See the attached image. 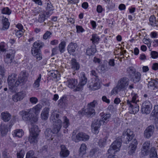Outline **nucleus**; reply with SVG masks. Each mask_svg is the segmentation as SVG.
<instances>
[{"label": "nucleus", "instance_id": "obj_1", "mask_svg": "<svg viewBox=\"0 0 158 158\" xmlns=\"http://www.w3.org/2000/svg\"><path fill=\"white\" fill-rule=\"evenodd\" d=\"M135 134L130 129L125 130L121 136H119L111 144L108 152L109 154H114L116 152L119 151L122 142L127 144L134 137Z\"/></svg>", "mask_w": 158, "mask_h": 158}, {"label": "nucleus", "instance_id": "obj_2", "mask_svg": "<svg viewBox=\"0 0 158 158\" xmlns=\"http://www.w3.org/2000/svg\"><path fill=\"white\" fill-rule=\"evenodd\" d=\"M87 81V79L83 73L82 74V76L81 77L80 81L77 85L78 83L77 80L75 79H68L67 82L69 87L72 89L75 88L76 86L75 91H80L82 89L83 86L86 84Z\"/></svg>", "mask_w": 158, "mask_h": 158}, {"label": "nucleus", "instance_id": "obj_3", "mask_svg": "<svg viewBox=\"0 0 158 158\" xmlns=\"http://www.w3.org/2000/svg\"><path fill=\"white\" fill-rule=\"evenodd\" d=\"M60 117L59 114H56L53 111L50 117V121L53 123L52 132L53 134H57L60 130L62 127V122L60 119Z\"/></svg>", "mask_w": 158, "mask_h": 158}, {"label": "nucleus", "instance_id": "obj_4", "mask_svg": "<svg viewBox=\"0 0 158 158\" xmlns=\"http://www.w3.org/2000/svg\"><path fill=\"white\" fill-rule=\"evenodd\" d=\"M31 127L29 126L30 136H29L28 140L30 143L32 144L37 143V137L39 135L40 130L37 125H31Z\"/></svg>", "mask_w": 158, "mask_h": 158}, {"label": "nucleus", "instance_id": "obj_5", "mask_svg": "<svg viewBox=\"0 0 158 158\" xmlns=\"http://www.w3.org/2000/svg\"><path fill=\"white\" fill-rule=\"evenodd\" d=\"M97 104V101L94 100L87 105V108L81 112L80 111L78 113L79 114H84L87 117H91L95 114V110L94 108L95 106Z\"/></svg>", "mask_w": 158, "mask_h": 158}, {"label": "nucleus", "instance_id": "obj_6", "mask_svg": "<svg viewBox=\"0 0 158 158\" xmlns=\"http://www.w3.org/2000/svg\"><path fill=\"white\" fill-rule=\"evenodd\" d=\"M127 71L129 73V77L134 83H136L140 81L141 74L138 72H136L133 67H130L128 68Z\"/></svg>", "mask_w": 158, "mask_h": 158}, {"label": "nucleus", "instance_id": "obj_7", "mask_svg": "<svg viewBox=\"0 0 158 158\" xmlns=\"http://www.w3.org/2000/svg\"><path fill=\"white\" fill-rule=\"evenodd\" d=\"M32 110L31 109L26 110H22L19 112V114L22 117L24 120L29 121L31 123H32L33 122H36L37 119L35 117H32Z\"/></svg>", "mask_w": 158, "mask_h": 158}, {"label": "nucleus", "instance_id": "obj_8", "mask_svg": "<svg viewBox=\"0 0 158 158\" xmlns=\"http://www.w3.org/2000/svg\"><path fill=\"white\" fill-rule=\"evenodd\" d=\"M129 83V79L127 77H123L118 80L116 87L119 90L123 91L126 89Z\"/></svg>", "mask_w": 158, "mask_h": 158}, {"label": "nucleus", "instance_id": "obj_9", "mask_svg": "<svg viewBox=\"0 0 158 158\" xmlns=\"http://www.w3.org/2000/svg\"><path fill=\"white\" fill-rule=\"evenodd\" d=\"M28 74L25 71H21L19 74L18 79L15 82V85L18 86L21 84H23L27 80Z\"/></svg>", "mask_w": 158, "mask_h": 158}, {"label": "nucleus", "instance_id": "obj_10", "mask_svg": "<svg viewBox=\"0 0 158 158\" xmlns=\"http://www.w3.org/2000/svg\"><path fill=\"white\" fill-rule=\"evenodd\" d=\"M152 107L151 103L148 101H146L142 105L141 112L143 114H149Z\"/></svg>", "mask_w": 158, "mask_h": 158}, {"label": "nucleus", "instance_id": "obj_11", "mask_svg": "<svg viewBox=\"0 0 158 158\" xmlns=\"http://www.w3.org/2000/svg\"><path fill=\"white\" fill-rule=\"evenodd\" d=\"M102 121L100 119H94L92 122L91 128L92 131L95 134H98L99 132V128L102 124Z\"/></svg>", "mask_w": 158, "mask_h": 158}, {"label": "nucleus", "instance_id": "obj_12", "mask_svg": "<svg viewBox=\"0 0 158 158\" xmlns=\"http://www.w3.org/2000/svg\"><path fill=\"white\" fill-rule=\"evenodd\" d=\"M148 87L151 89L156 92L158 90V79H151V81L148 82Z\"/></svg>", "mask_w": 158, "mask_h": 158}, {"label": "nucleus", "instance_id": "obj_13", "mask_svg": "<svg viewBox=\"0 0 158 158\" xmlns=\"http://www.w3.org/2000/svg\"><path fill=\"white\" fill-rule=\"evenodd\" d=\"M127 104L129 107V109L131 110L133 113L135 114L137 113L139 110V106L136 103H131L129 102V100H127Z\"/></svg>", "mask_w": 158, "mask_h": 158}, {"label": "nucleus", "instance_id": "obj_14", "mask_svg": "<svg viewBox=\"0 0 158 158\" xmlns=\"http://www.w3.org/2000/svg\"><path fill=\"white\" fill-rule=\"evenodd\" d=\"M154 130V127L153 125H151L148 127L144 132L145 137L148 139L150 138L153 135Z\"/></svg>", "mask_w": 158, "mask_h": 158}, {"label": "nucleus", "instance_id": "obj_15", "mask_svg": "<svg viewBox=\"0 0 158 158\" xmlns=\"http://www.w3.org/2000/svg\"><path fill=\"white\" fill-rule=\"evenodd\" d=\"M60 148V157L64 158L67 157L69 154V151L64 145H61Z\"/></svg>", "mask_w": 158, "mask_h": 158}, {"label": "nucleus", "instance_id": "obj_16", "mask_svg": "<svg viewBox=\"0 0 158 158\" xmlns=\"http://www.w3.org/2000/svg\"><path fill=\"white\" fill-rule=\"evenodd\" d=\"M25 93L24 91H21L17 93L13 96L12 99L15 102H17L22 100L25 95Z\"/></svg>", "mask_w": 158, "mask_h": 158}, {"label": "nucleus", "instance_id": "obj_17", "mask_svg": "<svg viewBox=\"0 0 158 158\" xmlns=\"http://www.w3.org/2000/svg\"><path fill=\"white\" fill-rule=\"evenodd\" d=\"M100 81L99 78L95 79L94 82H92L89 83V87L92 90L98 89L100 88Z\"/></svg>", "mask_w": 158, "mask_h": 158}, {"label": "nucleus", "instance_id": "obj_18", "mask_svg": "<svg viewBox=\"0 0 158 158\" xmlns=\"http://www.w3.org/2000/svg\"><path fill=\"white\" fill-rule=\"evenodd\" d=\"M78 48V46L76 43L71 42L68 45L67 48V50L69 53L71 54L76 51Z\"/></svg>", "mask_w": 158, "mask_h": 158}, {"label": "nucleus", "instance_id": "obj_19", "mask_svg": "<svg viewBox=\"0 0 158 158\" xmlns=\"http://www.w3.org/2000/svg\"><path fill=\"white\" fill-rule=\"evenodd\" d=\"M150 143L148 142H145L143 145V148L142 149V153L144 156L148 154L150 148Z\"/></svg>", "mask_w": 158, "mask_h": 158}, {"label": "nucleus", "instance_id": "obj_20", "mask_svg": "<svg viewBox=\"0 0 158 158\" xmlns=\"http://www.w3.org/2000/svg\"><path fill=\"white\" fill-rule=\"evenodd\" d=\"M14 55L12 53H7L4 56V59L5 63L9 64L13 62V60L14 59Z\"/></svg>", "mask_w": 158, "mask_h": 158}, {"label": "nucleus", "instance_id": "obj_21", "mask_svg": "<svg viewBox=\"0 0 158 158\" xmlns=\"http://www.w3.org/2000/svg\"><path fill=\"white\" fill-rule=\"evenodd\" d=\"M49 108L45 107L42 110L41 114V118L42 119L46 120L47 119L49 116Z\"/></svg>", "mask_w": 158, "mask_h": 158}, {"label": "nucleus", "instance_id": "obj_22", "mask_svg": "<svg viewBox=\"0 0 158 158\" xmlns=\"http://www.w3.org/2000/svg\"><path fill=\"white\" fill-rule=\"evenodd\" d=\"M2 23L3 26L1 28V30H5L7 29L10 25L8 19L6 17L4 18L3 17V19L2 20Z\"/></svg>", "mask_w": 158, "mask_h": 158}, {"label": "nucleus", "instance_id": "obj_23", "mask_svg": "<svg viewBox=\"0 0 158 158\" xmlns=\"http://www.w3.org/2000/svg\"><path fill=\"white\" fill-rule=\"evenodd\" d=\"M71 68L74 70H78L80 68V65L79 63L77 61V60L74 58L72 59L71 61Z\"/></svg>", "mask_w": 158, "mask_h": 158}, {"label": "nucleus", "instance_id": "obj_24", "mask_svg": "<svg viewBox=\"0 0 158 158\" xmlns=\"http://www.w3.org/2000/svg\"><path fill=\"white\" fill-rule=\"evenodd\" d=\"M1 116L2 118L5 122H7L9 121L11 116V114L7 112H2Z\"/></svg>", "mask_w": 158, "mask_h": 158}, {"label": "nucleus", "instance_id": "obj_25", "mask_svg": "<svg viewBox=\"0 0 158 158\" xmlns=\"http://www.w3.org/2000/svg\"><path fill=\"white\" fill-rule=\"evenodd\" d=\"M99 115L101 117L100 120L102 123H104L105 121L107 120L111 117V114L109 113L105 114L103 112L100 113Z\"/></svg>", "mask_w": 158, "mask_h": 158}, {"label": "nucleus", "instance_id": "obj_26", "mask_svg": "<svg viewBox=\"0 0 158 158\" xmlns=\"http://www.w3.org/2000/svg\"><path fill=\"white\" fill-rule=\"evenodd\" d=\"M67 101L66 96L65 95H64L58 100V105L63 107L65 106Z\"/></svg>", "mask_w": 158, "mask_h": 158}, {"label": "nucleus", "instance_id": "obj_27", "mask_svg": "<svg viewBox=\"0 0 158 158\" xmlns=\"http://www.w3.org/2000/svg\"><path fill=\"white\" fill-rule=\"evenodd\" d=\"M96 49L95 45L90 46V48H88L86 50V53L89 56L93 55L96 52Z\"/></svg>", "mask_w": 158, "mask_h": 158}, {"label": "nucleus", "instance_id": "obj_28", "mask_svg": "<svg viewBox=\"0 0 158 158\" xmlns=\"http://www.w3.org/2000/svg\"><path fill=\"white\" fill-rule=\"evenodd\" d=\"M17 74L15 73H12L9 75L7 79L8 84L14 83L15 80L16 79Z\"/></svg>", "mask_w": 158, "mask_h": 158}, {"label": "nucleus", "instance_id": "obj_29", "mask_svg": "<svg viewBox=\"0 0 158 158\" xmlns=\"http://www.w3.org/2000/svg\"><path fill=\"white\" fill-rule=\"evenodd\" d=\"M42 47L40 43L37 42H35L34 43L33 47L31 49V53L33 54V52H34V50H35L39 51H40V48Z\"/></svg>", "mask_w": 158, "mask_h": 158}, {"label": "nucleus", "instance_id": "obj_30", "mask_svg": "<svg viewBox=\"0 0 158 158\" xmlns=\"http://www.w3.org/2000/svg\"><path fill=\"white\" fill-rule=\"evenodd\" d=\"M0 131L2 136H4L6 135L8 131L7 126L2 124H1L0 126Z\"/></svg>", "mask_w": 158, "mask_h": 158}, {"label": "nucleus", "instance_id": "obj_31", "mask_svg": "<svg viewBox=\"0 0 158 158\" xmlns=\"http://www.w3.org/2000/svg\"><path fill=\"white\" fill-rule=\"evenodd\" d=\"M23 134V132L22 129H16L13 132L12 135L14 136L21 137Z\"/></svg>", "mask_w": 158, "mask_h": 158}, {"label": "nucleus", "instance_id": "obj_32", "mask_svg": "<svg viewBox=\"0 0 158 158\" xmlns=\"http://www.w3.org/2000/svg\"><path fill=\"white\" fill-rule=\"evenodd\" d=\"M42 107V106L40 104H38L31 109L32 110V112L34 111L36 115H37L39 113Z\"/></svg>", "mask_w": 158, "mask_h": 158}, {"label": "nucleus", "instance_id": "obj_33", "mask_svg": "<svg viewBox=\"0 0 158 158\" xmlns=\"http://www.w3.org/2000/svg\"><path fill=\"white\" fill-rule=\"evenodd\" d=\"M150 158H158L157 151L154 147H152L150 150Z\"/></svg>", "mask_w": 158, "mask_h": 158}, {"label": "nucleus", "instance_id": "obj_34", "mask_svg": "<svg viewBox=\"0 0 158 158\" xmlns=\"http://www.w3.org/2000/svg\"><path fill=\"white\" fill-rule=\"evenodd\" d=\"M86 146L85 144L83 143L81 144L80 148V156H82L84 155L86 153Z\"/></svg>", "mask_w": 158, "mask_h": 158}, {"label": "nucleus", "instance_id": "obj_35", "mask_svg": "<svg viewBox=\"0 0 158 158\" xmlns=\"http://www.w3.org/2000/svg\"><path fill=\"white\" fill-rule=\"evenodd\" d=\"M40 51H39L35 50H34V52H33V54H31L38 60H40L42 59V54L40 53Z\"/></svg>", "mask_w": 158, "mask_h": 158}, {"label": "nucleus", "instance_id": "obj_36", "mask_svg": "<svg viewBox=\"0 0 158 158\" xmlns=\"http://www.w3.org/2000/svg\"><path fill=\"white\" fill-rule=\"evenodd\" d=\"M100 38L96 34H93L92 35V38L90 40L92 41V43L93 44H98L99 40Z\"/></svg>", "mask_w": 158, "mask_h": 158}, {"label": "nucleus", "instance_id": "obj_37", "mask_svg": "<svg viewBox=\"0 0 158 158\" xmlns=\"http://www.w3.org/2000/svg\"><path fill=\"white\" fill-rule=\"evenodd\" d=\"M41 78V74L39 75L38 78L35 80L33 85V86L34 88H38L40 85V81Z\"/></svg>", "mask_w": 158, "mask_h": 158}, {"label": "nucleus", "instance_id": "obj_38", "mask_svg": "<svg viewBox=\"0 0 158 158\" xmlns=\"http://www.w3.org/2000/svg\"><path fill=\"white\" fill-rule=\"evenodd\" d=\"M66 45V42L64 41H62L59 44L58 47L59 51L61 53H62L64 51V48Z\"/></svg>", "mask_w": 158, "mask_h": 158}, {"label": "nucleus", "instance_id": "obj_39", "mask_svg": "<svg viewBox=\"0 0 158 158\" xmlns=\"http://www.w3.org/2000/svg\"><path fill=\"white\" fill-rule=\"evenodd\" d=\"M63 118V127L65 128H67L70 124L69 120L66 116H64Z\"/></svg>", "mask_w": 158, "mask_h": 158}, {"label": "nucleus", "instance_id": "obj_40", "mask_svg": "<svg viewBox=\"0 0 158 158\" xmlns=\"http://www.w3.org/2000/svg\"><path fill=\"white\" fill-rule=\"evenodd\" d=\"M107 138V137H105L104 138L101 139L99 140L98 144L100 147L102 148L106 145Z\"/></svg>", "mask_w": 158, "mask_h": 158}, {"label": "nucleus", "instance_id": "obj_41", "mask_svg": "<svg viewBox=\"0 0 158 158\" xmlns=\"http://www.w3.org/2000/svg\"><path fill=\"white\" fill-rule=\"evenodd\" d=\"M45 15L44 14H40L39 15L38 21L40 23L44 22L46 19Z\"/></svg>", "mask_w": 158, "mask_h": 158}, {"label": "nucleus", "instance_id": "obj_42", "mask_svg": "<svg viewBox=\"0 0 158 158\" xmlns=\"http://www.w3.org/2000/svg\"><path fill=\"white\" fill-rule=\"evenodd\" d=\"M136 148V147H135L133 146L130 145L128 148V153L130 155H131L133 154L135 152Z\"/></svg>", "mask_w": 158, "mask_h": 158}, {"label": "nucleus", "instance_id": "obj_43", "mask_svg": "<svg viewBox=\"0 0 158 158\" xmlns=\"http://www.w3.org/2000/svg\"><path fill=\"white\" fill-rule=\"evenodd\" d=\"M52 133V131L49 128H47L44 132L45 136L47 138L51 137Z\"/></svg>", "mask_w": 158, "mask_h": 158}, {"label": "nucleus", "instance_id": "obj_44", "mask_svg": "<svg viewBox=\"0 0 158 158\" xmlns=\"http://www.w3.org/2000/svg\"><path fill=\"white\" fill-rule=\"evenodd\" d=\"M11 10L8 7L4 8L2 10V13L3 14L10 15L11 13Z\"/></svg>", "mask_w": 158, "mask_h": 158}, {"label": "nucleus", "instance_id": "obj_45", "mask_svg": "<svg viewBox=\"0 0 158 158\" xmlns=\"http://www.w3.org/2000/svg\"><path fill=\"white\" fill-rule=\"evenodd\" d=\"M98 68L101 70V72H102L103 73L105 72L107 70V68L106 64H103L99 65L98 67Z\"/></svg>", "mask_w": 158, "mask_h": 158}, {"label": "nucleus", "instance_id": "obj_46", "mask_svg": "<svg viewBox=\"0 0 158 158\" xmlns=\"http://www.w3.org/2000/svg\"><path fill=\"white\" fill-rule=\"evenodd\" d=\"M150 24L152 26L156 24V18L154 16H151L149 18Z\"/></svg>", "mask_w": 158, "mask_h": 158}, {"label": "nucleus", "instance_id": "obj_47", "mask_svg": "<svg viewBox=\"0 0 158 158\" xmlns=\"http://www.w3.org/2000/svg\"><path fill=\"white\" fill-rule=\"evenodd\" d=\"M25 155V152L24 150H21L17 153V158H23Z\"/></svg>", "mask_w": 158, "mask_h": 158}, {"label": "nucleus", "instance_id": "obj_48", "mask_svg": "<svg viewBox=\"0 0 158 158\" xmlns=\"http://www.w3.org/2000/svg\"><path fill=\"white\" fill-rule=\"evenodd\" d=\"M47 6L46 7L47 11H52L53 10V6L50 2L48 1L47 2Z\"/></svg>", "mask_w": 158, "mask_h": 158}, {"label": "nucleus", "instance_id": "obj_49", "mask_svg": "<svg viewBox=\"0 0 158 158\" xmlns=\"http://www.w3.org/2000/svg\"><path fill=\"white\" fill-rule=\"evenodd\" d=\"M8 85L9 87V89L10 90V91L12 92H14L15 91L16 87H17V86H16L15 85V83H12L11 84H8Z\"/></svg>", "mask_w": 158, "mask_h": 158}, {"label": "nucleus", "instance_id": "obj_50", "mask_svg": "<svg viewBox=\"0 0 158 158\" xmlns=\"http://www.w3.org/2000/svg\"><path fill=\"white\" fill-rule=\"evenodd\" d=\"M35 153L33 150H30L28 151L26 154V158H32L33 157Z\"/></svg>", "mask_w": 158, "mask_h": 158}, {"label": "nucleus", "instance_id": "obj_51", "mask_svg": "<svg viewBox=\"0 0 158 158\" xmlns=\"http://www.w3.org/2000/svg\"><path fill=\"white\" fill-rule=\"evenodd\" d=\"M15 35L16 36L19 38L23 34V33L24 31L22 30H15Z\"/></svg>", "mask_w": 158, "mask_h": 158}, {"label": "nucleus", "instance_id": "obj_52", "mask_svg": "<svg viewBox=\"0 0 158 158\" xmlns=\"http://www.w3.org/2000/svg\"><path fill=\"white\" fill-rule=\"evenodd\" d=\"M151 57L153 59H156L158 57V52L156 51H152L151 52Z\"/></svg>", "mask_w": 158, "mask_h": 158}, {"label": "nucleus", "instance_id": "obj_53", "mask_svg": "<svg viewBox=\"0 0 158 158\" xmlns=\"http://www.w3.org/2000/svg\"><path fill=\"white\" fill-rule=\"evenodd\" d=\"M29 101L31 104H35L38 102V100L36 97H32L30 98Z\"/></svg>", "mask_w": 158, "mask_h": 158}, {"label": "nucleus", "instance_id": "obj_54", "mask_svg": "<svg viewBox=\"0 0 158 158\" xmlns=\"http://www.w3.org/2000/svg\"><path fill=\"white\" fill-rule=\"evenodd\" d=\"M83 133L79 132L76 136V139L79 141L82 140Z\"/></svg>", "mask_w": 158, "mask_h": 158}, {"label": "nucleus", "instance_id": "obj_55", "mask_svg": "<svg viewBox=\"0 0 158 158\" xmlns=\"http://www.w3.org/2000/svg\"><path fill=\"white\" fill-rule=\"evenodd\" d=\"M76 28L77 33L82 32L85 31L84 29L80 26L77 25Z\"/></svg>", "mask_w": 158, "mask_h": 158}, {"label": "nucleus", "instance_id": "obj_56", "mask_svg": "<svg viewBox=\"0 0 158 158\" xmlns=\"http://www.w3.org/2000/svg\"><path fill=\"white\" fill-rule=\"evenodd\" d=\"M151 116H152L156 118H158V112L156 111V110L154 109L151 114Z\"/></svg>", "mask_w": 158, "mask_h": 158}, {"label": "nucleus", "instance_id": "obj_57", "mask_svg": "<svg viewBox=\"0 0 158 158\" xmlns=\"http://www.w3.org/2000/svg\"><path fill=\"white\" fill-rule=\"evenodd\" d=\"M59 50L58 47H56L55 48H53L52 49V55H54L57 54L59 52Z\"/></svg>", "mask_w": 158, "mask_h": 158}, {"label": "nucleus", "instance_id": "obj_58", "mask_svg": "<svg viewBox=\"0 0 158 158\" xmlns=\"http://www.w3.org/2000/svg\"><path fill=\"white\" fill-rule=\"evenodd\" d=\"M52 34L51 32L47 31L46 32L44 35L43 36V38L44 39H47L48 37Z\"/></svg>", "mask_w": 158, "mask_h": 158}, {"label": "nucleus", "instance_id": "obj_59", "mask_svg": "<svg viewBox=\"0 0 158 158\" xmlns=\"http://www.w3.org/2000/svg\"><path fill=\"white\" fill-rule=\"evenodd\" d=\"M0 74L1 77L2 78L4 76L5 69L4 67L0 66Z\"/></svg>", "mask_w": 158, "mask_h": 158}, {"label": "nucleus", "instance_id": "obj_60", "mask_svg": "<svg viewBox=\"0 0 158 158\" xmlns=\"http://www.w3.org/2000/svg\"><path fill=\"white\" fill-rule=\"evenodd\" d=\"M138 141L135 138L133 139L131 142L130 143V145L136 147L138 144Z\"/></svg>", "mask_w": 158, "mask_h": 158}, {"label": "nucleus", "instance_id": "obj_61", "mask_svg": "<svg viewBox=\"0 0 158 158\" xmlns=\"http://www.w3.org/2000/svg\"><path fill=\"white\" fill-rule=\"evenodd\" d=\"M58 72L56 71H52L51 73V76L54 78H57Z\"/></svg>", "mask_w": 158, "mask_h": 158}, {"label": "nucleus", "instance_id": "obj_62", "mask_svg": "<svg viewBox=\"0 0 158 158\" xmlns=\"http://www.w3.org/2000/svg\"><path fill=\"white\" fill-rule=\"evenodd\" d=\"M102 100L103 102H105L107 103H110V100L109 99L107 98L106 96H103L102 98Z\"/></svg>", "mask_w": 158, "mask_h": 158}, {"label": "nucleus", "instance_id": "obj_63", "mask_svg": "<svg viewBox=\"0 0 158 158\" xmlns=\"http://www.w3.org/2000/svg\"><path fill=\"white\" fill-rule=\"evenodd\" d=\"M152 69L156 71L158 69V64L157 63H154L152 66Z\"/></svg>", "mask_w": 158, "mask_h": 158}, {"label": "nucleus", "instance_id": "obj_64", "mask_svg": "<svg viewBox=\"0 0 158 158\" xmlns=\"http://www.w3.org/2000/svg\"><path fill=\"white\" fill-rule=\"evenodd\" d=\"M82 140L83 141H86L89 139V136L88 135H86L85 134L83 133V135Z\"/></svg>", "mask_w": 158, "mask_h": 158}]
</instances>
